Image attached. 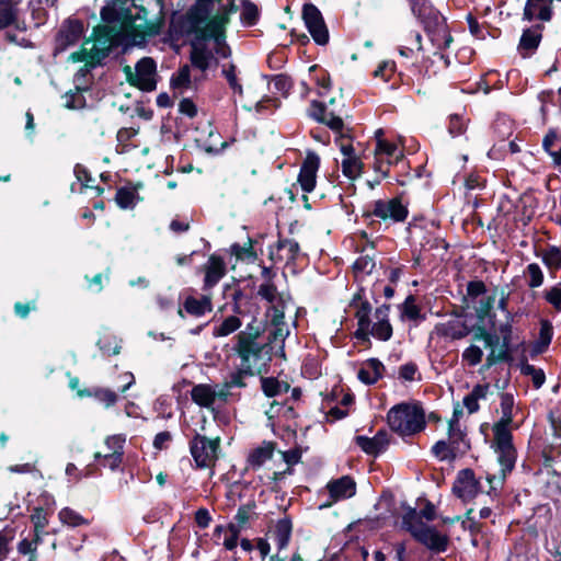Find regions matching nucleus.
<instances>
[{
	"label": "nucleus",
	"mask_w": 561,
	"mask_h": 561,
	"mask_svg": "<svg viewBox=\"0 0 561 561\" xmlns=\"http://www.w3.org/2000/svg\"><path fill=\"white\" fill-rule=\"evenodd\" d=\"M183 308L191 316L202 317L211 311V300L208 296H202L201 298L190 296L185 299Z\"/></svg>",
	"instance_id": "obj_30"
},
{
	"label": "nucleus",
	"mask_w": 561,
	"mask_h": 561,
	"mask_svg": "<svg viewBox=\"0 0 561 561\" xmlns=\"http://www.w3.org/2000/svg\"><path fill=\"white\" fill-rule=\"evenodd\" d=\"M259 11L256 5L249 1H242L241 21L247 25H253L257 20Z\"/></svg>",
	"instance_id": "obj_52"
},
{
	"label": "nucleus",
	"mask_w": 561,
	"mask_h": 561,
	"mask_svg": "<svg viewBox=\"0 0 561 561\" xmlns=\"http://www.w3.org/2000/svg\"><path fill=\"white\" fill-rule=\"evenodd\" d=\"M368 335L374 336L380 341H388L392 335V328L389 322V307L381 306L376 309L369 329L365 335L357 336L358 339H366Z\"/></svg>",
	"instance_id": "obj_16"
},
{
	"label": "nucleus",
	"mask_w": 561,
	"mask_h": 561,
	"mask_svg": "<svg viewBox=\"0 0 561 561\" xmlns=\"http://www.w3.org/2000/svg\"><path fill=\"white\" fill-rule=\"evenodd\" d=\"M275 446L271 442H264L262 445L253 448L247 458V468L257 470L263 467L274 455Z\"/></svg>",
	"instance_id": "obj_22"
},
{
	"label": "nucleus",
	"mask_w": 561,
	"mask_h": 561,
	"mask_svg": "<svg viewBox=\"0 0 561 561\" xmlns=\"http://www.w3.org/2000/svg\"><path fill=\"white\" fill-rule=\"evenodd\" d=\"M319 167L320 157L314 151L308 150L298 175V183L304 192L310 193L314 190Z\"/></svg>",
	"instance_id": "obj_17"
},
{
	"label": "nucleus",
	"mask_w": 561,
	"mask_h": 561,
	"mask_svg": "<svg viewBox=\"0 0 561 561\" xmlns=\"http://www.w3.org/2000/svg\"><path fill=\"white\" fill-rule=\"evenodd\" d=\"M145 8L135 0H111L101 10L105 24L93 30L91 39H87L80 50L72 53L69 60L100 64L113 48L121 45L140 46L148 37L159 34L161 23L148 20Z\"/></svg>",
	"instance_id": "obj_1"
},
{
	"label": "nucleus",
	"mask_w": 561,
	"mask_h": 561,
	"mask_svg": "<svg viewBox=\"0 0 561 561\" xmlns=\"http://www.w3.org/2000/svg\"><path fill=\"white\" fill-rule=\"evenodd\" d=\"M467 128V122L461 116L454 114L449 117L448 131L453 137H457L465 133Z\"/></svg>",
	"instance_id": "obj_55"
},
{
	"label": "nucleus",
	"mask_w": 561,
	"mask_h": 561,
	"mask_svg": "<svg viewBox=\"0 0 561 561\" xmlns=\"http://www.w3.org/2000/svg\"><path fill=\"white\" fill-rule=\"evenodd\" d=\"M486 288L483 282L481 280H472L467 285V295L476 304V300L480 298L479 302L481 304L480 312L486 313L493 304V298L490 296H485Z\"/></svg>",
	"instance_id": "obj_26"
},
{
	"label": "nucleus",
	"mask_w": 561,
	"mask_h": 561,
	"mask_svg": "<svg viewBox=\"0 0 561 561\" xmlns=\"http://www.w3.org/2000/svg\"><path fill=\"white\" fill-rule=\"evenodd\" d=\"M553 337V327L550 321L541 320L539 340L543 346H548Z\"/></svg>",
	"instance_id": "obj_59"
},
{
	"label": "nucleus",
	"mask_w": 561,
	"mask_h": 561,
	"mask_svg": "<svg viewBox=\"0 0 561 561\" xmlns=\"http://www.w3.org/2000/svg\"><path fill=\"white\" fill-rule=\"evenodd\" d=\"M222 73L226 78V80L229 83V87L233 91L234 94L242 95L243 89L241 83L238 80L237 73H236V67L233 65H230L228 68L222 69Z\"/></svg>",
	"instance_id": "obj_53"
},
{
	"label": "nucleus",
	"mask_w": 561,
	"mask_h": 561,
	"mask_svg": "<svg viewBox=\"0 0 561 561\" xmlns=\"http://www.w3.org/2000/svg\"><path fill=\"white\" fill-rule=\"evenodd\" d=\"M356 443L365 453L370 455H378L387 447L388 439L385 433L379 432L371 438L366 436H357Z\"/></svg>",
	"instance_id": "obj_27"
},
{
	"label": "nucleus",
	"mask_w": 561,
	"mask_h": 561,
	"mask_svg": "<svg viewBox=\"0 0 561 561\" xmlns=\"http://www.w3.org/2000/svg\"><path fill=\"white\" fill-rule=\"evenodd\" d=\"M403 313L407 318H409L411 320H414L419 317L420 309L414 304L412 297H409L405 299L404 305H403Z\"/></svg>",
	"instance_id": "obj_63"
},
{
	"label": "nucleus",
	"mask_w": 561,
	"mask_h": 561,
	"mask_svg": "<svg viewBox=\"0 0 561 561\" xmlns=\"http://www.w3.org/2000/svg\"><path fill=\"white\" fill-rule=\"evenodd\" d=\"M387 421L390 428L401 436L413 435L425 427L423 410L411 403H400L392 407L387 414Z\"/></svg>",
	"instance_id": "obj_4"
},
{
	"label": "nucleus",
	"mask_w": 561,
	"mask_h": 561,
	"mask_svg": "<svg viewBox=\"0 0 561 561\" xmlns=\"http://www.w3.org/2000/svg\"><path fill=\"white\" fill-rule=\"evenodd\" d=\"M94 396L99 401L103 402L105 407H111L117 401L116 393L110 389H98Z\"/></svg>",
	"instance_id": "obj_60"
},
{
	"label": "nucleus",
	"mask_w": 561,
	"mask_h": 561,
	"mask_svg": "<svg viewBox=\"0 0 561 561\" xmlns=\"http://www.w3.org/2000/svg\"><path fill=\"white\" fill-rule=\"evenodd\" d=\"M327 490L332 502H339L355 495L356 483L351 477L343 476L339 479L328 482Z\"/></svg>",
	"instance_id": "obj_20"
},
{
	"label": "nucleus",
	"mask_w": 561,
	"mask_h": 561,
	"mask_svg": "<svg viewBox=\"0 0 561 561\" xmlns=\"http://www.w3.org/2000/svg\"><path fill=\"white\" fill-rule=\"evenodd\" d=\"M502 417L493 425L492 447L497 456L503 479L511 472L516 462V449L513 445V436L510 425L513 421V398L504 396L501 402Z\"/></svg>",
	"instance_id": "obj_2"
},
{
	"label": "nucleus",
	"mask_w": 561,
	"mask_h": 561,
	"mask_svg": "<svg viewBox=\"0 0 561 561\" xmlns=\"http://www.w3.org/2000/svg\"><path fill=\"white\" fill-rule=\"evenodd\" d=\"M375 154L377 160L375 169L381 173L382 178H386L389 171L383 169V163L386 162L388 165L398 164L403 159V149L386 139H378Z\"/></svg>",
	"instance_id": "obj_13"
},
{
	"label": "nucleus",
	"mask_w": 561,
	"mask_h": 561,
	"mask_svg": "<svg viewBox=\"0 0 561 561\" xmlns=\"http://www.w3.org/2000/svg\"><path fill=\"white\" fill-rule=\"evenodd\" d=\"M59 520L70 527H79L88 523L78 512L69 507H64L58 513Z\"/></svg>",
	"instance_id": "obj_43"
},
{
	"label": "nucleus",
	"mask_w": 561,
	"mask_h": 561,
	"mask_svg": "<svg viewBox=\"0 0 561 561\" xmlns=\"http://www.w3.org/2000/svg\"><path fill=\"white\" fill-rule=\"evenodd\" d=\"M375 262L369 256H359L353 264L356 275H368L373 272Z\"/></svg>",
	"instance_id": "obj_54"
},
{
	"label": "nucleus",
	"mask_w": 561,
	"mask_h": 561,
	"mask_svg": "<svg viewBox=\"0 0 561 561\" xmlns=\"http://www.w3.org/2000/svg\"><path fill=\"white\" fill-rule=\"evenodd\" d=\"M402 524L414 539H416L430 550L444 552L447 549V536L440 534L436 528L423 523V520H421V518L416 515L415 511L405 514Z\"/></svg>",
	"instance_id": "obj_6"
},
{
	"label": "nucleus",
	"mask_w": 561,
	"mask_h": 561,
	"mask_svg": "<svg viewBox=\"0 0 561 561\" xmlns=\"http://www.w3.org/2000/svg\"><path fill=\"white\" fill-rule=\"evenodd\" d=\"M367 216H374L383 221L401 222L408 217V208L400 198L377 199L369 204Z\"/></svg>",
	"instance_id": "obj_9"
},
{
	"label": "nucleus",
	"mask_w": 561,
	"mask_h": 561,
	"mask_svg": "<svg viewBox=\"0 0 561 561\" xmlns=\"http://www.w3.org/2000/svg\"><path fill=\"white\" fill-rule=\"evenodd\" d=\"M485 345L490 348V352L486 356L485 368H490L496 363L506 362L511 359L510 356V344L508 342L502 340L500 335L495 333L484 332L480 336Z\"/></svg>",
	"instance_id": "obj_15"
},
{
	"label": "nucleus",
	"mask_w": 561,
	"mask_h": 561,
	"mask_svg": "<svg viewBox=\"0 0 561 561\" xmlns=\"http://www.w3.org/2000/svg\"><path fill=\"white\" fill-rule=\"evenodd\" d=\"M225 275V262L221 257L211 255L207 262L205 274V287L215 286Z\"/></svg>",
	"instance_id": "obj_28"
},
{
	"label": "nucleus",
	"mask_w": 561,
	"mask_h": 561,
	"mask_svg": "<svg viewBox=\"0 0 561 561\" xmlns=\"http://www.w3.org/2000/svg\"><path fill=\"white\" fill-rule=\"evenodd\" d=\"M291 528V522L288 518H282L277 520L273 530H271V537L279 550L288 546Z\"/></svg>",
	"instance_id": "obj_29"
},
{
	"label": "nucleus",
	"mask_w": 561,
	"mask_h": 561,
	"mask_svg": "<svg viewBox=\"0 0 561 561\" xmlns=\"http://www.w3.org/2000/svg\"><path fill=\"white\" fill-rule=\"evenodd\" d=\"M524 274L527 277V285L529 288H538L543 284L545 275L537 263L528 264Z\"/></svg>",
	"instance_id": "obj_41"
},
{
	"label": "nucleus",
	"mask_w": 561,
	"mask_h": 561,
	"mask_svg": "<svg viewBox=\"0 0 561 561\" xmlns=\"http://www.w3.org/2000/svg\"><path fill=\"white\" fill-rule=\"evenodd\" d=\"M257 295L271 305L267 313L285 312L290 300L288 296L279 293L270 279L259 286Z\"/></svg>",
	"instance_id": "obj_18"
},
{
	"label": "nucleus",
	"mask_w": 561,
	"mask_h": 561,
	"mask_svg": "<svg viewBox=\"0 0 561 561\" xmlns=\"http://www.w3.org/2000/svg\"><path fill=\"white\" fill-rule=\"evenodd\" d=\"M21 0H0V30L12 25L18 19Z\"/></svg>",
	"instance_id": "obj_31"
},
{
	"label": "nucleus",
	"mask_w": 561,
	"mask_h": 561,
	"mask_svg": "<svg viewBox=\"0 0 561 561\" xmlns=\"http://www.w3.org/2000/svg\"><path fill=\"white\" fill-rule=\"evenodd\" d=\"M284 313L285 312L267 313L273 327L272 336L275 342H283L289 334L288 325L284 321Z\"/></svg>",
	"instance_id": "obj_35"
},
{
	"label": "nucleus",
	"mask_w": 561,
	"mask_h": 561,
	"mask_svg": "<svg viewBox=\"0 0 561 561\" xmlns=\"http://www.w3.org/2000/svg\"><path fill=\"white\" fill-rule=\"evenodd\" d=\"M411 10L424 25L425 32L435 48V54L448 48L453 37L448 31L445 18L426 0H408Z\"/></svg>",
	"instance_id": "obj_3"
},
{
	"label": "nucleus",
	"mask_w": 561,
	"mask_h": 561,
	"mask_svg": "<svg viewBox=\"0 0 561 561\" xmlns=\"http://www.w3.org/2000/svg\"><path fill=\"white\" fill-rule=\"evenodd\" d=\"M240 526H234L233 523L228 525H218L215 527L214 537L219 541L228 551H233L238 546Z\"/></svg>",
	"instance_id": "obj_23"
},
{
	"label": "nucleus",
	"mask_w": 561,
	"mask_h": 561,
	"mask_svg": "<svg viewBox=\"0 0 561 561\" xmlns=\"http://www.w3.org/2000/svg\"><path fill=\"white\" fill-rule=\"evenodd\" d=\"M299 252V244L293 239H283L277 243L276 256L279 261L291 262Z\"/></svg>",
	"instance_id": "obj_33"
},
{
	"label": "nucleus",
	"mask_w": 561,
	"mask_h": 561,
	"mask_svg": "<svg viewBox=\"0 0 561 561\" xmlns=\"http://www.w3.org/2000/svg\"><path fill=\"white\" fill-rule=\"evenodd\" d=\"M252 333H239L236 350L241 358V370L260 374L271 360L265 346L251 339Z\"/></svg>",
	"instance_id": "obj_5"
},
{
	"label": "nucleus",
	"mask_w": 561,
	"mask_h": 561,
	"mask_svg": "<svg viewBox=\"0 0 561 561\" xmlns=\"http://www.w3.org/2000/svg\"><path fill=\"white\" fill-rule=\"evenodd\" d=\"M41 542V537L37 538L34 535L33 539L24 538L18 543V551L20 554L30 556L28 561H35L36 559V550Z\"/></svg>",
	"instance_id": "obj_46"
},
{
	"label": "nucleus",
	"mask_w": 561,
	"mask_h": 561,
	"mask_svg": "<svg viewBox=\"0 0 561 561\" xmlns=\"http://www.w3.org/2000/svg\"><path fill=\"white\" fill-rule=\"evenodd\" d=\"M543 149L552 158L553 162L558 165L561 164V136L554 130H549L542 140Z\"/></svg>",
	"instance_id": "obj_32"
},
{
	"label": "nucleus",
	"mask_w": 561,
	"mask_h": 561,
	"mask_svg": "<svg viewBox=\"0 0 561 561\" xmlns=\"http://www.w3.org/2000/svg\"><path fill=\"white\" fill-rule=\"evenodd\" d=\"M130 84L142 91H153L157 88V64L150 57L141 58L135 66V71L127 66L125 68Z\"/></svg>",
	"instance_id": "obj_7"
},
{
	"label": "nucleus",
	"mask_w": 561,
	"mask_h": 561,
	"mask_svg": "<svg viewBox=\"0 0 561 561\" xmlns=\"http://www.w3.org/2000/svg\"><path fill=\"white\" fill-rule=\"evenodd\" d=\"M84 24L78 19H67L62 22L55 41V54L62 53L81 41Z\"/></svg>",
	"instance_id": "obj_10"
},
{
	"label": "nucleus",
	"mask_w": 561,
	"mask_h": 561,
	"mask_svg": "<svg viewBox=\"0 0 561 561\" xmlns=\"http://www.w3.org/2000/svg\"><path fill=\"white\" fill-rule=\"evenodd\" d=\"M262 390L267 397H277L288 392L289 385L276 378H263Z\"/></svg>",
	"instance_id": "obj_38"
},
{
	"label": "nucleus",
	"mask_w": 561,
	"mask_h": 561,
	"mask_svg": "<svg viewBox=\"0 0 561 561\" xmlns=\"http://www.w3.org/2000/svg\"><path fill=\"white\" fill-rule=\"evenodd\" d=\"M341 165L343 174L351 180L357 179L362 173L363 164L357 157L342 158Z\"/></svg>",
	"instance_id": "obj_42"
},
{
	"label": "nucleus",
	"mask_w": 561,
	"mask_h": 561,
	"mask_svg": "<svg viewBox=\"0 0 561 561\" xmlns=\"http://www.w3.org/2000/svg\"><path fill=\"white\" fill-rule=\"evenodd\" d=\"M191 398L201 408L215 410L217 402H227L228 392L226 388H220V386L198 383L192 388Z\"/></svg>",
	"instance_id": "obj_11"
},
{
	"label": "nucleus",
	"mask_w": 561,
	"mask_h": 561,
	"mask_svg": "<svg viewBox=\"0 0 561 561\" xmlns=\"http://www.w3.org/2000/svg\"><path fill=\"white\" fill-rule=\"evenodd\" d=\"M553 0H527L524 9V18L528 21L538 19L549 21L551 19V3Z\"/></svg>",
	"instance_id": "obj_24"
},
{
	"label": "nucleus",
	"mask_w": 561,
	"mask_h": 561,
	"mask_svg": "<svg viewBox=\"0 0 561 561\" xmlns=\"http://www.w3.org/2000/svg\"><path fill=\"white\" fill-rule=\"evenodd\" d=\"M465 432L460 424H456L455 422H448V442L454 445V447L458 448L459 450L462 449V447H468L467 443L465 442Z\"/></svg>",
	"instance_id": "obj_44"
},
{
	"label": "nucleus",
	"mask_w": 561,
	"mask_h": 561,
	"mask_svg": "<svg viewBox=\"0 0 561 561\" xmlns=\"http://www.w3.org/2000/svg\"><path fill=\"white\" fill-rule=\"evenodd\" d=\"M302 19L307 30L318 45H325L329 42V31L320 10L311 3L302 9Z\"/></svg>",
	"instance_id": "obj_12"
},
{
	"label": "nucleus",
	"mask_w": 561,
	"mask_h": 561,
	"mask_svg": "<svg viewBox=\"0 0 561 561\" xmlns=\"http://www.w3.org/2000/svg\"><path fill=\"white\" fill-rule=\"evenodd\" d=\"M241 320L236 316H229L225 318L220 323L214 325L213 336L224 337L232 334L241 327Z\"/></svg>",
	"instance_id": "obj_34"
},
{
	"label": "nucleus",
	"mask_w": 561,
	"mask_h": 561,
	"mask_svg": "<svg viewBox=\"0 0 561 561\" xmlns=\"http://www.w3.org/2000/svg\"><path fill=\"white\" fill-rule=\"evenodd\" d=\"M470 333L469 327L461 317H453L437 323L431 332V339L460 340Z\"/></svg>",
	"instance_id": "obj_14"
},
{
	"label": "nucleus",
	"mask_w": 561,
	"mask_h": 561,
	"mask_svg": "<svg viewBox=\"0 0 561 561\" xmlns=\"http://www.w3.org/2000/svg\"><path fill=\"white\" fill-rule=\"evenodd\" d=\"M383 370L385 367L380 360L370 358L360 365L357 377L362 382L373 385L382 377Z\"/></svg>",
	"instance_id": "obj_25"
},
{
	"label": "nucleus",
	"mask_w": 561,
	"mask_h": 561,
	"mask_svg": "<svg viewBox=\"0 0 561 561\" xmlns=\"http://www.w3.org/2000/svg\"><path fill=\"white\" fill-rule=\"evenodd\" d=\"M135 192L128 188H119L115 196L117 205L123 209L133 208L135 206Z\"/></svg>",
	"instance_id": "obj_50"
},
{
	"label": "nucleus",
	"mask_w": 561,
	"mask_h": 561,
	"mask_svg": "<svg viewBox=\"0 0 561 561\" xmlns=\"http://www.w3.org/2000/svg\"><path fill=\"white\" fill-rule=\"evenodd\" d=\"M247 375L244 371L239 369V371L231 374L229 380L220 388H226V391L229 393V389L232 387H243V376Z\"/></svg>",
	"instance_id": "obj_62"
},
{
	"label": "nucleus",
	"mask_w": 561,
	"mask_h": 561,
	"mask_svg": "<svg viewBox=\"0 0 561 561\" xmlns=\"http://www.w3.org/2000/svg\"><path fill=\"white\" fill-rule=\"evenodd\" d=\"M543 298L557 312H561V280L547 288L543 291Z\"/></svg>",
	"instance_id": "obj_47"
},
{
	"label": "nucleus",
	"mask_w": 561,
	"mask_h": 561,
	"mask_svg": "<svg viewBox=\"0 0 561 561\" xmlns=\"http://www.w3.org/2000/svg\"><path fill=\"white\" fill-rule=\"evenodd\" d=\"M458 451L460 450L446 440H438L432 447V453L434 454V456L442 461L454 459Z\"/></svg>",
	"instance_id": "obj_40"
},
{
	"label": "nucleus",
	"mask_w": 561,
	"mask_h": 561,
	"mask_svg": "<svg viewBox=\"0 0 561 561\" xmlns=\"http://www.w3.org/2000/svg\"><path fill=\"white\" fill-rule=\"evenodd\" d=\"M399 376L403 380L413 381L417 378V367L412 363L404 364L399 369Z\"/></svg>",
	"instance_id": "obj_61"
},
{
	"label": "nucleus",
	"mask_w": 561,
	"mask_h": 561,
	"mask_svg": "<svg viewBox=\"0 0 561 561\" xmlns=\"http://www.w3.org/2000/svg\"><path fill=\"white\" fill-rule=\"evenodd\" d=\"M195 522L201 528H206L211 522L210 514L206 508H199L195 513Z\"/></svg>",
	"instance_id": "obj_64"
},
{
	"label": "nucleus",
	"mask_w": 561,
	"mask_h": 561,
	"mask_svg": "<svg viewBox=\"0 0 561 561\" xmlns=\"http://www.w3.org/2000/svg\"><path fill=\"white\" fill-rule=\"evenodd\" d=\"M482 358L483 351L480 346L476 344H470L468 347L463 350L461 354L462 362L470 367H474L478 364H480Z\"/></svg>",
	"instance_id": "obj_45"
},
{
	"label": "nucleus",
	"mask_w": 561,
	"mask_h": 561,
	"mask_svg": "<svg viewBox=\"0 0 561 561\" xmlns=\"http://www.w3.org/2000/svg\"><path fill=\"white\" fill-rule=\"evenodd\" d=\"M394 62L385 60L378 65L374 71V77L379 78L382 81H388L394 72Z\"/></svg>",
	"instance_id": "obj_57"
},
{
	"label": "nucleus",
	"mask_w": 561,
	"mask_h": 561,
	"mask_svg": "<svg viewBox=\"0 0 561 561\" xmlns=\"http://www.w3.org/2000/svg\"><path fill=\"white\" fill-rule=\"evenodd\" d=\"M370 310L371 307L369 302L362 301L356 310L355 317L357 319V330H356V336L365 335L367 333V330L369 329V322L371 321L370 318Z\"/></svg>",
	"instance_id": "obj_36"
},
{
	"label": "nucleus",
	"mask_w": 561,
	"mask_h": 561,
	"mask_svg": "<svg viewBox=\"0 0 561 561\" xmlns=\"http://www.w3.org/2000/svg\"><path fill=\"white\" fill-rule=\"evenodd\" d=\"M453 491L463 501L474 497L478 493V482L473 471L470 469L461 470L454 483Z\"/></svg>",
	"instance_id": "obj_19"
},
{
	"label": "nucleus",
	"mask_w": 561,
	"mask_h": 561,
	"mask_svg": "<svg viewBox=\"0 0 561 561\" xmlns=\"http://www.w3.org/2000/svg\"><path fill=\"white\" fill-rule=\"evenodd\" d=\"M126 442V436L123 434L112 435L105 439V446L107 447V453H119L124 454V445Z\"/></svg>",
	"instance_id": "obj_56"
},
{
	"label": "nucleus",
	"mask_w": 561,
	"mask_h": 561,
	"mask_svg": "<svg viewBox=\"0 0 561 561\" xmlns=\"http://www.w3.org/2000/svg\"><path fill=\"white\" fill-rule=\"evenodd\" d=\"M219 444V438L210 439L201 434L193 437L190 442V451L198 468H209L215 465Z\"/></svg>",
	"instance_id": "obj_8"
},
{
	"label": "nucleus",
	"mask_w": 561,
	"mask_h": 561,
	"mask_svg": "<svg viewBox=\"0 0 561 561\" xmlns=\"http://www.w3.org/2000/svg\"><path fill=\"white\" fill-rule=\"evenodd\" d=\"M541 260L550 272L561 270V250L559 248L549 247L541 253Z\"/></svg>",
	"instance_id": "obj_39"
},
{
	"label": "nucleus",
	"mask_w": 561,
	"mask_h": 561,
	"mask_svg": "<svg viewBox=\"0 0 561 561\" xmlns=\"http://www.w3.org/2000/svg\"><path fill=\"white\" fill-rule=\"evenodd\" d=\"M540 35L536 31L527 30L523 33L518 49L523 57L529 56L539 45Z\"/></svg>",
	"instance_id": "obj_37"
},
{
	"label": "nucleus",
	"mask_w": 561,
	"mask_h": 561,
	"mask_svg": "<svg viewBox=\"0 0 561 561\" xmlns=\"http://www.w3.org/2000/svg\"><path fill=\"white\" fill-rule=\"evenodd\" d=\"M94 458L95 460L103 459L102 466L108 467L111 470H115L122 463L123 455L119 453H106L104 455L96 453Z\"/></svg>",
	"instance_id": "obj_51"
},
{
	"label": "nucleus",
	"mask_w": 561,
	"mask_h": 561,
	"mask_svg": "<svg viewBox=\"0 0 561 561\" xmlns=\"http://www.w3.org/2000/svg\"><path fill=\"white\" fill-rule=\"evenodd\" d=\"M64 99L65 106L69 110H79L85 106V98L83 95V92L79 89L66 93Z\"/></svg>",
	"instance_id": "obj_49"
},
{
	"label": "nucleus",
	"mask_w": 561,
	"mask_h": 561,
	"mask_svg": "<svg viewBox=\"0 0 561 561\" xmlns=\"http://www.w3.org/2000/svg\"><path fill=\"white\" fill-rule=\"evenodd\" d=\"M271 89L286 95L291 88L290 80L285 76H275L270 82Z\"/></svg>",
	"instance_id": "obj_58"
},
{
	"label": "nucleus",
	"mask_w": 561,
	"mask_h": 561,
	"mask_svg": "<svg viewBox=\"0 0 561 561\" xmlns=\"http://www.w3.org/2000/svg\"><path fill=\"white\" fill-rule=\"evenodd\" d=\"M310 116L316 121L327 125L334 131H340L343 127V121L339 115H335L329 107L321 103L313 101L310 107Z\"/></svg>",
	"instance_id": "obj_21"
},
{
	"label": "nucleus",
	"mask_w": 561,
	"mask_h": 561,
	"mask_svg": "<svg viewBox=\"0 0 561 561\" xmlns=\"http://www.w3.org/2000/svg\"><path fill=\"white\" fill-rule=\"evenodd\" d=\"M31 520L34 525L35 536L39 538L44 533L45 527L48 525L46 513L43 508L36 507L31 515Z\"/></svg>",
	"instance_id": "obj_48"
}]
</instances>
